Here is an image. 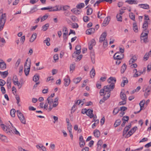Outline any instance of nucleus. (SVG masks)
I'll use <instances>...</instances> for the list:
<instances>
[{
    "mask_svg": "<svg viewBox=\"0 0 151 151\" xmlns=\"http://www.w3.org/2000/svg\"><path fill=\"white\" fill-rule=\"evenodd\" d=\"M5 13L2 14L0 15V31L2 30L6 20Z\"/></svg>",
    "mask_w": 151,
    "mask_h": 151,
    "instance_id": "obj_1",
    "label": "nucleus"
},
{
    "mask_svg": "<svg viewBox=\"0 0 151 151\" xmlns=\"http://www.w3.org/2000/svg\"><path fill=\"white\" fill-rule=\"evenodd\" d=\"M149 32L148 30H144L143 32L141 35V40H143L144 42L145 43H146L148 42L147 38Z\"/></svg>",
    "mask_w": 151,
    "mask_h": 151,
    "instance_id": "obj_2",
    "label": "nucleus"
},
{
    "mask_svg": "<svg viewBox=\"0 0 151 151\" xmlns=\"http://www.w3.org/2000/svg\"><path fill=\"white\" fill-rule=\"evenodd\" d=\"M16 113L21 122L23 124H26V120L23 114L19 110L17 111Z\"/></svg>",
    "mask_w": 151,
    "mask_h": 151,
    "instance_id": "obj_3",
    "label": "nucleus"
},
{
    "mask_svg": "<svg viewBox=\"0 0 151 151\" xmlns=\"http://www.w3.org/2000/svg\"><path fill=\"white\" fill-rule=\"evenodd\" d=\"M31 63V62L29 61V63L27 64V62H25V63L24 71L26 76H27L29 74L30 70Z\"/></svg>",
    "mask_w": 151,
    "mask_h": 151,
    "instance_id": "obj_4",
    "label": "nucleus"
},
{
    "mask_svg": "<svg viewBox=\"0 0 151 151\" xmlns=\"http://www.w3.org/2000/svg\"><path fill=\"white\" fill-rule=\"evenodd\" d=\"M115 85L114 83H111L109 85H107L106 86H105L104 87V89H106L105 90L106 93L107 92V93H110V91H112L114 88Z\"/></svg>",
    "mask_w": 151,
    "mask_h": 151,
    "instance_id": "obj_5",
    "label": "nucleus"
},
{
    "mask_svg": "<svg viewBox=\"0 0 151 151\" xmlns=\"http://www.w3.org/2000/svg\"><path fill=\"white\" fill-rule=\"evenodd\" d=\"M1 126L4 131L6 132L9 134H11L13 132H12V130H10L9 128H8L6 126L3 124H1Z\"/></svg>",
    "mask_w": 151,
    "mask_h": 151,
    "instance_id": "obj_6",
    "label": "nucleus"
},
{
    "mask_svg": "<svg viewBox=\"0 0 151 151\" xmlns=\"http://www.w3.org/2000/svg\"><path fill=\"white\" fill-rule=\"evenodd\" d=\"M124 58V54L121 52H116L114 56V59H122Z\"/></svg>",
    "mask_w": 151,
    "mask_h": 151,
    "instance_id": "obj_7",
    "label": "nucleus"
},
{
    "mask_svg": "<svg viewBox=\"0 0 151 151\" xmlns=\"http://www.w3.org/2000/svg\"><path fill=\"white\" fill-rule=\"evenodd\" d=\"M76 51L72 55V57L73 58H75V55H79L81 52V46L80 45H77L76 46L75 48Z\"/></svg>",
    "mask_w": 151,
    "mask_h": 151,
    "instance_id": "obj_8",
    "label": "nucleus"
},
{
    "mask_svg": "<svg viewBox=\"0 0 151 151\" xmlns=\"http://www.w3.org/2000/svg\"><path fill=\"white\" fill-rule=\"evenodd\" d=\"M137 128V127H134L132 128L128 132V134H127L126 135L125 137H128L132 135L133 134V133H134L135 132Z\"/></svg>",
    "mask_w": 151,
    "mask_h": 151,
    "instance_id": "obj_9",
    "label": "nucleus"
},
{
    "mask_svg": "<svg viewBox=\"0 0 151 151\" xmlns=\"http://www.w3.org/2000/svg\"><path fill=\"white\" fill-rule=\"evenodd\" d=\"M107 36V33L106 32H104L101 35L99 38V42H102L103 41L104 42L106 40L105 39Z\"/></svg>",
    "mask_w": 151,
    "mask_h": 151,
    "instance_id": "obj_10",
    "label": "nucleus"
},
{
    "mask_svg": "<svg viewBox=\"0 0 151 151\" xmlns=\"http://www.w3.org/2000/svg\"><path fill=\"white\" fill-rule=\"evenodd\" d=\"M110 20V16H108L106 17L104 19L102 25L103 26H106L109 23V22Z\"/></svg>",
    "mask_w": 151,
    "mask_h": 151,
    "instance_id": "obj_11",
    "label": "nucleus"
},
{
    "mask_svg": "<svg viewBox=\"0 0 151 151\" xmlns=\"http://www.w3.org/2000/svg\"><path fill=\"white\" fill-rule=\"evenodd\" d=\"M80 141L79 144L80 147H83L85 145V142L83 140V137L81 135L79 138Z\"/></svg>",
    "mask_w": 151,
    "mask_h": 151,
    "instance_id": "obj_12",
    "label": "nucleus"
},
{
    "mask_svg": "<svg viewBox=\"0 0 151 151\" xmlns=\"http://www.w3.org/2000/svg\"><path fill=\"white\" fill-rule=\"evenodd\" d=\"M1 61L0 62V68L1 70L5 69L6 68V63L2 60H0Z\"/></svg>",
    "mask_w": 151,
    "mask_h": 151,
    "instance_id": "obj_13",
    "label": "nucleus"
},
{
    "mask_svg": "<svg viewBox=\"0 0 151 151\" xmlns=\"http://www.w3.org/2000/svg\"><path fill=\"white\" fill-rule=\"evenodd\" d=\"M86 115L89 116L90 118H92L93 117V110L90 109H88L87 111Z\"/></svg>",
    "mask_w": 151,
    "mask_h": 151,
    "instance_id": "obj_14",
    "label": "nucleus"
},
{
    "mask_svg": "<svg viewBox=\"0 0 151 151\" xmlns=\"http://www.w3.org/2000/svg\"><path fill=\"white\" fill-rule=\"evenodd\" d=\"M148 88L147 87H144L143 88L142 90L143 92H145L144 93V96L146 97H147V96L150 94V90L147 91V92L146 91L147 90Z\"/></svg>",
    "mask_w": 151,
    "mask_h": 151,
    "instance_id": "obj_15",
    "label": "nucleus"
},
{
    "mask_svg": "<svg viewBox=\"0 0 151 151\" xmlns=\"http://www.w3.org/2000/svg\"><path fill=\"white\" fill-rule=\"evenodd\" d=\"M11 81L12 79L11 77H9L8 78L6 81V83L8 89H10L11 87Z\"/></svg>",
    "mask_w": 151,
    "mask_h": 151,
    "instance_id": "obj_16",
    "label": "nucleus"
},
{
    "mask_svg": "<svg viewBox=\"0 0 151 151\" xmlns=\"http://www.w3.org/2000/svg\"><path fill=\"white\" fill-rule=\"evenodd\" d=\"M95 31V29L91 28L87 29L86 31V34L88 35H91Z\"/></svg>",
    "mask_w": 151,
    "mask_h": 151,
    "instance_id": "obj_17",
    "label": "nucleus"
},
{
    "mask_svg": "<svg viewBox=\"0 0 151 151\" xmlns=\"http://www.w3.org/2000/svg\"><path fill=\"white\" fill-rule=\"evenodd\" d=\"M37 35L36 33H34L31 36L30 40L29 41L31 42H33L36 38Z\"/></svg>",
    "mask_w": 151,
    "mask_h": 151,
    "instance_id": "obj_18",
    "label": "nucleus"
},
{
    "mask_svg": "<svg viewBox=\"0 0 151 151\" xmlns=\"http://www.w3.org/2000/svg\"><path fill=\"white\" fill-rule=\"evenodd\" d=\"M64 85L65 86H67L69 85L70 83V78L68 76H67V78L64 79Z\"/></svg>",
    "mask_w": 151,
    "mask_h": 151,
    "instance_id": "obj_19",
    "label": "nucleus"
},
{
    "mask_svg": "<svg viewBox=\"0 0 151 151\" xmlns=\"http://www.w3.org/2000/svg\"><path fill=\"white\" fill-rule=\"evenodd\" d=\"M108 81L109 83H114V84L116 82V78H115L110 77L108 79Z\"/></svg>",
    "mask_w": 151,
    "mask_h": 151,
    "instance_id": "obj_20",
    "label": "nucleus"
},
{
    "mask_svg": "<svg viewBox=\"0 0 151 151\" xmlns=\"http://www.w3.org/2000/svg\"><path fill=\"white\" fill-rule=\"evenodd\" d=\"M93 134L95 137L98 138L100 135V132L99 130L96 129L94 131Z\"/></svg>",
    "mask_w": 151,
    "mask_h": 151,
    "instance_id": "obj_21",
    "label": "nucleus"
},
{
    "mask_svg": "<svg viewBox=\"0 0 151 151\" xmlns=\"http://www.w3.org/2000/svg\"><path fill=\"white\" fill-rule=\"evenodd\" d=\"M137 60V58L136 56L135 55L133 56L129 60V64H131L134 63Z\"/></svg>",
    "mask_w": 151,
    "mask_h": 151,
    "instance_id": "obj_22",
    "label": "nucleus"
},
{
    "mask_svg": "<svg viewBox=\"0 0 151 151\" xmlns=\"http://www.w3.org/2000/svg\"><path fill=\"white\" fill-rule=\"evenodd\" d=\"M139 6H140L141 8L145 9H148L149 8V6L147 4H139Z\"/></svg>",
    "mask_w": 151,
    "mask_h": 151,
    "instance_id": "obj_23",
    "label": "nucleus"
},
{
    "mask_svg": "<svg viewBox=\"0 0 151 151\" xmlns=\"http://www.w3.org/2000/svg\"><path fill=\"white\" fill-rule=\"evenodd\" d=\"M133 29L135 32H138V30L136 22H134L133 23Z\"/></svg>",
    "mask_w": 151,
    "mask_h": 151,
    "instance_id": "obj_24",
    "label": "nucleus"
},
{
    "mask_svg": "<svg viewBox=\"0 0 151 151\" xmlns=\"http://www.w3.org/2000/svg\"><path fill=\"white\" fill-rule=\"evenodd\" d=\"M0 74L3 78H5L8 74V73L7 71L2 72L0 71Z\"/></svg>",
    "mask_w": 151,
    "mask_h": 151,
    "instance_id": "obj_25",
    "label": "nucleus"
},
{
    "mask_svg": "<svg viewBox=\"0 0 151 151\" xmlns=\"http://www.w3.org/2000/svg\"><path fill=\"white\" fill-rule=\"evenodd\" d=\"M148 27V23L147 20H145L143 24L142 28L145 29L144 30H148L147 28Z\"/></svg>",
    "mask_w": 151,
    "mask_h": 151,
    "instance_id": "obj_26",
    "label": "nucleus"
},
{
    "mask_svg": "<svg viewBox=\"0 0 151 151\" xmlns=\"http://www.w3.org/2000/svg\"><path fill=\"white\" fill-rule=\"evenodd\" d=\"M125 79H123L121 84V86L123 87L125 85L127 84L128 83V80L127 78L124 77Z\"/></svg>",
    "mask_w": 151,
    "mask_h": 151,
    "instance_id": "obj_27",
    "label": "nucleus"
},
{
    "mask_svg": "<svg viewBox=\"0 0 151 151\" xmlns=\"http://www.w3.org/2000/svg\"><path fill=\"white\" fill-rule=\"evenodd\" d=\"M120 97L122 100H127V97L126 95L124 92L121 91L120 93Z\"/></svg>",
    "mask_w": 151,
    "mask_h": 151,
    "instance_id": "obj_28",
    "label": "nucleus"
},
{
    "mask_svg": "<svg viewBox=\"0 0 151 151\" xmlns=\"http://www.w3.org/2000/svg\"><path fill=\"white\" fill-rule=\"evenodd\" d=\"M47 101L49 105H51L53 102V100L51 96H49L47 99Z\"/></svg>",
    "mask_w": 151,
    "mask_h": 151,
    "instance_id": "obj_29",
    "label": "nucleus"
},
{
    "mask_svg": "<svg viewBox=\"0 0 151 151\" xmlns=\"http://www.w3.org/2000/svg\"><path fill=\"white\" fill-rule=\"evenodd\" d=\"M127 65L125 63H124L121 67V72L122 73H124L126 69Z\"/></svg>",
    "mask_w": 151,
    "mask_h": 151,
    "instance_id": "obj_30",
    "label": "nucleus"
},
{
    "mask_svg": "<svg viewBox=\"0 0 151 151\" xmlns=\"http://www.w3.org/2000/svg\"><path fill=\"white\" fill-rule=\"evenodd\" d=\"M59 7V5H56L55 6L53 7H50L51 8V9H50V10L49 11L50 12L51 11H58V8Z\"/></svg>",
    "mask_w": 151,
    "mask_h": 151,
    "instance_id": "obj_31",
    "label": "nucleus"
},
{
    "mask_svg": "<svg viewBox=\"0 0 151 151\" xmlns=\"http://www.w3.org/2000/svg\"><path fill=\"white\" fill-rule=\"evenodd\" d=\"M40 76L37 74L35 75L33 78V80L36 82L39 79Z\"/></svg>",
    "mask_w": 151,
    "mask_h": 151,
    "instance_id": "obj_32",
    "label": "nucleus"
},
{
    "mask_svg": "<svg viewBox=\"0 0 151 151\" xmlns=\"http://www.w3.org/2000/svg\"><path fill=\"white\" fill-rule=\"evenodd\" d=\"M81 77H78L77 78H74L73 79V82H74L76 83L77 84L79 83L81 80Z\"/></svg>",
    "mask_w": 151,
    "mask_h": 151,
    "instance_id": "obj_33",
    "label": "nucleus"
},
{
    "mask_svg": "<svg viewBox=\"0 0 151 151\" xmlns=\"http://www.w3.org/2000/svg\"><path fill=\"white\" fill-rule=\"evenodd\" d=\"M119 110L120 109L118 107L115 108L113 111V115H116L119 112Z\"/></svg>",
    "mask_w": 151,
    "mask_h": 151,
    "instance_id": "obj_34",
    "label": "nucleus"
},
{
    "mask_svg": "<svg viewBox=\"0 0 151 151\" xmlns=\"http://www.w3.org/2000/svg\"><path fill=\"white\" fill-rule=\"evenodd\" d=\"M129 16L130 18L132 20L135 22V15L133 13L131 12L129 13Z\"/></svg>",
    "mask_w": 151,
    "mask_h": 151,
    "instance_id": "obj_35",
    "label": "nucleus"
},
{
    "mask_svg": "<svg viewBox=\"0 0 151 151\" xmlns=\"http://www.w3.org/2000/svg\"><path fill=\"white\" fill-rule=\"evenodd\" d=\"M49 25L48 23H47L45 24L42 26V30L44 31L46 30L47 29L48 27H49Z\"/></svg>",
    "mask_w": 151,
    "mask_h": 151,
    "instance_id": "obj_36",
    "label": "nucleus"
},
{
    "mask_svg": "<svg viewBox=\"0 0 151 151\" xmlns=\"http://www.w3.org/2000/svg\"><path fill=\"white\" fill-rule=\"evenodd\" d=\"M50 41V39L49 37H47L46 40H44L43 41L44 43H45L46 44V45L48 46H49L50 45V44L49 42Z\"/></svg>",
    "mask_w": 151,
    "mask_h": 151,
    "instance_id": "obj_37",
    "label": "nucleus"
},
{
    "mask_svg": "<svg viewBox=\"0 0 151 151\" xmlns=\"http://www.w3.org/2000/svg\"><path fill=\"white\" fill-rule=\"evenodd\" d=\"M16 111L14 109H12L10 111V114L12 117H15Z\"/></svg>",
    "mask_w": 151,
    "mask_h": 151,
    "instance_id": "obj_38",
    "label": "nucleus"
},
{
    "mask_svg": "<svg viewBox=\"0 0 151 151\" xmlns=\"http://www.w3.org/2000/svg\"><path fill=\"white\" fill-rule=\"evenodd\" d=\"M90 74L91 78H92V76L93 77L95 75V70L93 68L90 72Z\"/></svg>",
    "mask_w": 151,
    "mask_h": 151,
    "instance_id": "obj_39",
    "label": "nucleus"
},
{
    "mask_svg": "<svg viewBox=\"0 0 151 151\" xmlns=\"http://www.w3.org/2000/svg\"><path fill=\"white\" fill-rule=\"evenodd\" d=\"M7 139L6 137L2 134H0V139L2 141H4Z\"/></svg>",
    "mask_w": 151,
    "mask_h": 151,
    "instance_id": "obj_40",
    "label": "nucleus"
},
{
    "mask_svg": "<svg viewBox=\"0 0 151 151\" xmlns=\"http://www.w3.org/2000/svg\"><path fill=\"white\" fill-rule=\"evenodd\" d=\"M145 103V100H143L140 101L139 103V106L140 107V110H142V108L144 107V106Z\"/></svg>",
    "mask_w": 151,
    "mask_h": 151,
    "instance_id": "obj_41",
    "label": "nucleus"
},
{
    "mask_svg": "<svg viewBox=\"0 0 151 151\" xmlns=\"http://www.w3.org/2000/svg\"><path fill=\"white\" fill-rule=\"evenodd\" d=\"M121 121L119 119L117 120L114 124V127H116L119 125L120 124Z\"/></svg>",
    "mask_w": 151,
    "mask_h": 151,
    "instance_id": "obj_42",
    "label": "nucleus"
},
{
    "mask_svg": "<svg viewBox=\"0 0 151 151\" xmlns=\"http://www.w3.org/2000/svg\"><path fill=\"white\" fill-rule=\"evenodd\" d=\"M95 122V123H94L92 125V127L93 129H94L96 125L99 123V120L98 119H96Z\"/></svg>",
    "mask_w": 151,
    "mask_h": 151,
    "instance_id": "obj_43",
    "label": "nucleus"
},
{
    "mask_svg": "<svg viewBox=\"0 0 151 151\" xmlns=\"http://www.w3.org/2000/svg\"><path fill=\"white\" fill-rule=\"evenodd\" d=\"M93 12V9L91 8H89L88 9L86 12V14L87 15L91 14Z\"/></svg>",
    "mask_w": 151,
    "mask_h": 151,
    "instance_id": "obj_44",
    "label": "nucleus"
},
{
    "mask_svg": "<svg viewBox=\"0 0 151 151\" xmlns=\"http://www.w3.org/2000/svg\"><path fill=\"white\" fill-rule=\"evenodd\" d=\"M116 17L118 21L122 22V17L121 15L117 14L116 16Z\"/></svg>",
    "mask_w": 151,
    "mask_h": 151,
    "instance_id": "obj_45",
    "label": "nucleus"
},
{
    "mask_svg": "<svg viewBox=\"0 0 151 151\" xmlns=\"http://www.w3.org/2000/svg\"><path fill=\"white\" fill-rule=\"evenodd\" d=\"M106 89H104V87L103 88L101 89L100 90L99 92V93L100 94V95L101 96H104V92H105ZM106 93L105 94V95L106 94Z\"/></svg>",
    "mask_w": 151,
    "mask_h": 151,
    "instance_id": "obj_46",
    "label": "nucleus"
},
{
    "mask_svg": "<svg viewBox=\"0 0 151 151\" xmlns=\"http://www.w3.org/2000/svg\"><path fill=\"white\" fill-rule=\"evenodd\" d=\"M84 6V4L83 3H81L78 4L76 7L78 8L81 9Z\"/></svg>",
    "mask_w": 151,
    "mask_h": 151,
    "instance_id": "obj_47",
    "label": "nucleus"
},
{
    "mask_svg": "<svg viewBox=\"0 0 151 151\" xmlns=\"http://www.w3.org/2000/svg\"><path fill=\"white\" fill-rule=\"evenodd\" d=\"M129 129L127 127H126L124 129V130L123 133V135L124 136L125 134L127 131L129 130Z\"/></svg>",
    "mask_w": 151,
    "mask_h": 151,
    "instance_id": "obj_48",
    "label": "nucleus"
},
{
    "mask_svg": "<svg viewBox=\"0 0 151 151\" xmlns=\"http://www.w3.org/2000/svg\"><path fill=\"white\" fill-rule=\"evenodd\" d=\"M6 82L3 80L0 79V86H2L6 84Z\"/></svg>",
    "mask_w": 151,
    "mask_h": 151,
    "instance_id": "obj_49",
    "label": "nucleus"
},
{
    "mask_svg": "<svg viewBox=\"0 0 151 151\" xmlns=\"http://www.w3.org/2000/svg\"><path fill=\"white\" fill-rule=\"evenodd\" d=\"M149 53H147L145 54L143 58L145 60V61H146L148 60L149 57Z\"/></svg>",
    "mask_w": 151,
    "mask_h": 151,
    "instance_id": "obj_50",
    "label": "nucleus"
},
{
    "mask_svg": "<svg viewBox=\"0 0 151 151\" xmlns=\"http://www.w3.org/2000/svg\"><path fill=\"white\" fill-rule=\"evenodd\" d=\"M129 119V117L128 116H124L122 119V120L124 121L128 122Z\"/></svg>",
    "mask_w": 151,
    "mask_h": 151,
    "instance_id": "obj_51",
    "label": "nucleus"
},
{
    "mask_svg": "<svg viewBox=\"0 0 151 151\" xmlns=\"http://www.w3.org/2000/svg\"><path fill=\"white\" fill-rule=\"evenodd\" d=\"M104 16H103V14L101 13L100 12H99L98 13V17L99 19H101L104 18Z\"/></svg>",
    "mask_w": 151,
    "mask_h": 151,
    "instance_id": "obj_52",
    "label": "nucleus"
},
{
    "mask_svg": "<svg viewBox=\"0 0 151 151\" xmlns=\"http://www.w3.org/2000/svg\"><path fill=\"white\" fill-rule=\"evenodd\" d=\"M48 16L46 14L44 15L41 18V21L42 22L46 20L48 17Z\"/></svg>",
    "mask_w": 151,
    "mask_h": 151,
    "instance_id": "obj_53",
    "label": "nucleus"
},
{
    "mask_svg": "<svg viewBox=\"0 0 151 151\" xmlns=\"http://www.w3.org/2000/svg\"><path fill=\"white\" fill-rule=\"evenodd\" d=\"M35 7H33L32 9L29 12L30 13H33V12H36L37 9H36V8H37V6H35Z\"/></svg>",
    "mask_w": 151,
    "mask_h": 151,
    "instance_id": "obj_54",
    "label": "nucleus"
},
{
    "mask_svg": "<svg viewBox=\"0 0 151 151\" xmlns=\"http://www.w3.org/2000/svg\"><path fill=\"white\" fill-rule=\"evenodd\" d=\"M83 20L85 22H87L89 20V18L87 16H84L83 17Z\"/></svg>",
    "mask_w": 151,
    "mask_h": 151,
    "instance_id": "obj_55",
    "label": "nucleus"
},
{
    "mask_svg": "<svg viewBox=\"0 0 151 151\" xmlns=\"http://www.w3.org/2000/svg\"><path fill=\"white\" fill-rule=\"evenodd\" d=\"M67 129L69 131V132L71 131L72 126L71 125V124H67Z\"/></svg>",
    "mask_w": 151,
    "mask_h": 151,
    "instance_id": "obj_56",
    "label": "nucleus"
},
{
    "mask_svg": "<svg viewBox=\"0 0 151 151\" xmlns=\"http://www.w3.org/2000/svg\"><path fill=\"white\" fill-rule=\"evenodd\" d=\"M53 59L55 61V62H56V60H58V55L57 54L53 56Z\"/></svg>",
    "mask_w": 151,
    "mask_h": 151,
    "instance_id": "obj_57",
    "label": "nucleus"
},
{
    "mask_svg": "<svg viewBox=\"0 0 151 151\" xmlns=\"http://www.w3.org/2000/svg\"><path fill=\"white\" fill-rule=\"evenodd\" d=\"M95 58V55L94 53H92L91 55V59L92 62L94 63H95L94 59Z\"/></svg>",
    "mask_w": 151,
    "mask_h": 151,
    "instance_id": "obj_58",
    "label": "nucleus"
},
{
    "mask_svg": "<svg viewBox=\"0 0 151 151\" xmlns=\"http://www.w3.org/2000/svg\"><path fill=\"white\" fill-rule=\"evenodd\" d=\"M75 66L74 64H72L70 66V72H71V71H73L74 70Z\"/></svg>",
    "mask_w": 151,
    "mask_h": 151,
    "instance_id": "obj_59",
    "label": "nucleus"
},
{
    "mask_svg": "<svg viewBox=\"0 0 151 151\" xmlns=\"http://www.w3.org/2000/svg\"><path fill=\"white\" fill-rule=\"evenodd\" d=\"M1 90L3 94H4L6 93V91L5 88L4 87L1 86Z\"/></svg>",
    "mask_w": 151,
    "mask_h": 151,
    "instance_id": "obj_60",
    "label": "nucleus"
},
{
    "mask_svg": "<svg viewBox=\"0 0 151 151\" xmlns=\"http://www.w3.org/2000/svg\"><path fill=\"white\" fill-rule=\"evenodd\" d=\"M122 101H120L119 102V104L120 105H125L126 103L127 100H122Z\"/></svg>",
    "mask_w": 151,
    "mask_h": 151,
    "instance_id": "obj_61",
    "label": "nucleus"
},
{
    "mask_svg": "<svg viewBox=\"0 0 151 151\" xmlns=\"http://www.w3.org/2000/svg\"><path fill=\"white\" fill-rule=\"evenodd\" d=\"M16 99L17 100V104L18 106H20V105L19 104V102L20 101V98L19 96H17L16 97Z\"/></svg>",
    "mask_w": 151,
    "mask_h": 151,
    "instance_id": "obj_62",
    "label": "nucleus"
},
{
    "mask_svg": "<svg viewBox=\"0 0 151 151\" xmlns=\"http://www.w3.org/2000/svg\"><path fill=\"white\" fill-rule=\"evenodd\" d=\"M21 60L20 58H19L17 60L16 64H15V66L16 67H18L19 65V64L21 62Z\"/></svg>",
    "mask_w": 151,
    "mask_h": 151,
    "instance_id": "obj_63",
    "label": "nucleus"
},
{
    "mask_svg": "<svg viewBox=\"0 0 151 151\" xmlns=\"http://www.w3.org/2000/svg\"><path fill=\"white\" fill-rule=\"evenodd\" d=\"M110 93H107V96L106 97L104 96L103 97V100L105 101L108 98H109L110 97Z\"/></svg>",
    "mask_w": 151,
    "mask_h": 151,
    "instance_id": "obj_64",
    "label": "nucleus"
}]
</instances>
